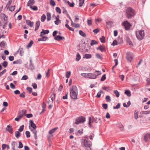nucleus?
<instances>
[{"label":"nucleus","mask_w":150,"mask_h":150,"mask_svg":"<svg viewBox=\"0 0 150 150\" xmlns=\"http://www.w3.org/2000/svg\"><path fill=\"white\" fill-rule=\"evenodd\" d=\"M81 56L79 53H77L76 55V60L77 61H79L81 59Z\"/></svg>","instance_id":"obj_28"},{"label":"nucleus","mask_w":150,"mask_h":150,"mask_svg":"<svg viewBox=\"0 0 150 150\" xmlns=\"http://www.w3.org/2000/svg\"><path fill=\"white\" fill-rule=\"evenodd\" d=\"M65 27L67 28H68L69 29V30H71V31H74V29L72 28H71V27H70L69 25L67 23L65 24Z\"/></svg>","instance_id":"obj_37"},{"label":"nucleus","mask_w":150,"mask_h":150,"mask_svg":"<svg viewBox=\"0 0 150 150\" xmlns=\"http://www.w3.org/2000/svg\"><path fill=\"white\" fill-rule=\"evenodd\" d=\"M71 74V72L70 71H67L66 72V74H65V76L67 78H69Z\"/></svg>","instance_id":"obj_29"},{"label":"nucleus","mask_w":150,"mask_h":150,"mask_svg":"<svg viewBox=\"0 0 150 150\" xmlns=\"http://www.w3.org/2000/svg\"><path fill=\"white\" fill-rule=\"evenodd\" d=\"M50 5L53 6H54L55 5V3L53 0H50Z\"/></svg>","instance_id":"obj_47"},{"label":"nucleus","mask_w":150,"mask_h":150,"mask_svg":"<svg viewBox=\"0 0 150 150\" xmlns=\"http://www.w3.org/2000/svg\"><path fill=\"white\" fill-rule=\"evenodd\" d=\"M87 24L88 26H91L92 25V21L91 19H88L87 20Z\"/></svg>","instance_id":"obj_39"},{"label":"nucleus","mask_w":150,"mask_h":150,"mask_svg":"<svg viewBox=\"0 0 150 150\" xmlns=\"http://www.w3.org/2000/svg\"><path fill=\"white\" fill-rule=\"evenodd\" d=\"M22 63V61L21 60H19L15 61L13 62V64H21Z\"/></svg>","instance_id":"obj_32"},{"label":"nucleus","mask_w":150,"mask_h":150,"mask_svg":"<svg viewBox=\"0 0 150 150\" xmlns=\"http://www.w3.org/2000/svg\"><path fill=\"white\" fill-rule=\"evenodd\" d=\"M47 21H49L51 19V14L50 13L48 12L47 14Z\"/></svg>","instance_id":"obj_26"},{"label":"nucleus","mask_w":150,"mask_h":150,"mask_svg":"<svg viewBox=\"0 0 150 150\" xmlns=\"http://www.w3.org/2000/svg\"><path fill=\"white\" fill-rule=\"evenodd\" d=\"M119 127L121 131H123L124 130V126L121 124L119 125Z\"/></svg>","instance_id":"obj_59"},{"label":"nucleus","mask_w":150,"mask_h":150,"mask_svg":"<svg viewBox=\"0 0 150 150\" xmlns=\"http://www.w3.org/2000/svg\"><path fill=\"white\" fill-rule=\"evenodd\" d=\"M15 6L14 5L13 6H11V7L9 6V8H7V9H8V10L11 11H13L15 8Z\"/></svg>","instance_id":"obj_20"},{"label":"nucleus","mask_w":150,"mask_h":150,"mask_svg":"<svg viewBox=\"0 0 150 150\" xmlns=\"http://www.w3.org/2000/svg\"><path fill=\"white\" fill-rule=\"evenodd\" d=\"M35 3V1L34 0H29L28 2L27 6L30 7V6L33 5Z\"/></svg>","instance_id":"obj_16"},{"label":"nucleus","mask_w":150,"mask_h":150,"mask_svg":"<svg viewBox=\"0 0 150 150\" xmlns=\"http://www.w3.org/2000/svg\"><path fill=\"white\" fill-rule=\"evenodd\" d=\"M25 134L27 138H29L30 137V132L28 131H26L25 132Z\"/></svg>","instance_id":"obj_52"},{"label":"nucleus","mask_w":150,"mask_h":150,"mask_svg":"<svg viewBox=\"0 0 150 150\" xmlns=\"http://www.w3.org/2000/svg\"><path fill=\"white\" fill-rule=\"evenodd\" d=\"M135 33L137 38L139 40H142L145 36L144 30L136 31Z\"/></svg>","instance_id":"obj_5"},{"label":"nucleus","mask_w":150,"mask_h":150,"mask_svg":"<svg viewBox=\"0 0 150 150\" xmlns=\"http://www.w3.org/2000/svg\"><path fill=\"white\" fill-rule=\"evenodd\" d=\"M0 16L1 19L2 20L3 19L4 21V22H3L4 25H3L2 28L3 29H4L6 27L7 24L8 16L4 13H1Z\"/></svg>","instance_id":"obj_6"},{"label":"nucleus","mask_w":150,"mask_h":150,"mask_svg":"<svg viewBox=\"0 0 150 150\" xmlns=\"http://www.w3.org/2000/svg\"><path fill=\"white\" fill-rule=\"evenodd\" d=\"M100 40L102 43H104L105 42V38L104 36H103L101 38H100Z\"/></svg>","instance_id":"obj_45"},{"label":"nucleus","mask_w":150,"mask_h":150,"mask_svg":"<svg viewBox=\"0 0 150 150\" xmlns=\"http://www.w3.org/2000/svg\"><path fill=\"white\" fill-rule=\"evenodd\" d=\"M50 97L51 98L52 101V103L53 101L55 99V94L54 93H53L51 96Z\"/></svg>","instance_id":"obj_31"},{"label":"nucleus","mask_w":150,"mask_h":150,"mask_svg":"<svg viewBox=\"0 0 150 150\" xmlns=\"http://www.w3.org/2000/svg\"><path fill=\"white\" fill-rule=\"evenodd\" d=\"M81 143L83 147H85V148L90 147L92 146V142L89 141L88 138L86 139H82L81 140Z\"/></svg>","instance_id":"obj_3"},{"label":"nucleus","mask_w":150,"mask_h":150,"mask_svg":"<svg viewBox=\"0 0 150 150\" xmlns=\"http://www.w3.org/2000/svg\"><path fill=\"white\" fill-rule=\"evenodd\" d=\"M33 41L32 40H31L30 42L27 45V47L29 48L31 47L32 46L33 44Z\"/></svg>","instance_id":"obj_27"},{"label":"nucleus","mask_w":150,"mask_h":150,"mask_svg":"<svg viewBox=\"0 0 150 150\" xmlns=\"http://www.w3.org/2000/svg\"><path fill=\"white\" fill-rule=\"evenodd\" d=\"M2 65L4 68H6L7 66L8 62L6 61H4L2 63Z\"/></svg>","instance_id":"obj_51"},{"label":"nucleus","mask_w":150,"mask_h":150,"mask_svg":"<svg viewBox=\"0 0 150 150\" xmlns=\"http://www.w3.org/2000/svg\"><path fill=\"white\" fill-rule=\"evenodd\" d=\"M46 18V17L45 15L44 14H43L41 17V21L42 22H43L45 21Z\"/></svg>","instance_id":"obj_30"},{"label":"nucleus","mask_w":150,"mask_h":150,"mask_svg":"<svg viewBox=\"0 0 150 150\" xmlns=\"http://www.w3.org/2000/svg\"><path fill=\"white\" fill-rule=\"evenodd\" d=\"M23 147V145L21 142L19 141V146H18V148L19 149H21Z\"/></svg>","instance_id":"obj_58"},{"label":"nucleus","mask_w":150,"mask_h":150,"mask_svg":"<svg viewBox=\"0 0 150 150\" xmlns=\"http://www.w3.org/2000/svg\"><path fill=\"white\" fill-rule=\"evenodd\" d=\"M56 11L59 13L60 14L61 13V10L60 8L58 7H56L55 8Z\"/></svg>","instance_id":"obj_55"},{"label":"nucleus","mask_w":150,"mask_h":150,"mask_svg":"<svg viewBox=\"0 0 150 150\" xmlns=\"http://www.w3.org/2000/svg\"><path fill=\"white\" fill-rule=\"evenodd\" d=\"M5 43L4 41H2L1 42H0V46L1 47H4L5 46Z\"/></svg>","instance_id":"obj_49"},{"label":"nucleus","mask_w":150,"mask_h":150,"mask_svg":"<svg viewBox=\"0 0 150 150\" xmlns=\"http://www.w3.org/2000/svg\"><path fill=\"white\" fill-rule=\"evenodd\" d=\"M6 130L8 131L10 134L13 133V129L11 126L10 125H7V127L6 128Z\"/></svg>","instance_id":"obj_12"},{"label":"nucleus","mask_w":150,"mask_h":150,"mask_svg":"<svg viewBox=\"0 0 150 150\" xmlns=\"http://www.w3.org/2000/svg\"><path fill=\"white\" fill-rule=\"evenodd\" d=\"M122 25L124 27L126 30H129L131 26V25L127 21L123 22L122 23Z\"/></svg>","instance_id":"obj_8"},{"label":"nucleus","mask_w":150,"mask_h":150,"mask_svg":"<svg viewBox=\"0 0 150 150\" xmlns=\"http://www.w3.org/2000/svg\"><path fill=\"white\" fill-rule=\"evenodd\" d=\"M65 39L64 37L60 36H57L54 37V39L57 41H60L62 40H64Z\"/></svg>","instance_id":"obj_17"},{"label":"nucleus","mask_w":150,"mask_h":150,"mask_svg":"<svg viewBox=\"0 0 150 150\" xmlns=\"http://www.w3.org/2000/svg\"><path fill=\"white\" fill-rule=\"evenodd\" d=\"M94 122L96 123H101V121L100 118L96 117L94 120Z\"/></svg>","instance_id":"obj_21"},{"label":"nucleus","mask_w":150,"mask_h":150,"mask_svg":"<svg viewBox=\"0 0 150 150\" xmlns=\"http://www.w3.org/2000/svg\"><path fill=\"white\" fill-rule=\"evenodd\" d=\"M12 2V0H9L8 1L7 3L6 7V8H9V7L10 6V5L11 4Z\"/></svg>","instance_id":"obj_35"},{"label":"nucleus","mask_w":150,"mask_h":150,"mask_svg":"<svg viewBox=\"0 0 150 150\" xmlns=\"http://www.w3.org/2000/svg\"><path fill=\"white\" fill-rule=\"evenodd\" d=\"M97 50H100L101 52L105 51V47L103 45H100L97 48Z\"/></svg>","instance_id":"obj_15"},{"label":"nucleus","mask_w":150,"mask_h":150,"mask_svg":"<svg viewBox=\"0 0 150 150\" xmlns=\"http://www.w3.org/2000/svg\"><path fill=\"white\" fill-rule=\"evenodd\" d=\"M88 78L90 79H95L96 78V75L94 73H88Z\"/></svg>","instance_id":"obj_13"},{"label":"nucleus","mask_w":150,"mask_h":150,"mask_svg":"<svg viewBox=\"0 0 150 150\" xmlns=\"http://www.w3.org/2000/svg\"><path fill=\"white\" fill-rule=\"evenodd\" d=\"M77 95V89L76 87L75 86L72 89H71L70 96L72 98L74 99H78Z\"/></svg>","instance_id":"obj_2"},{"label":"nucleus","mask_w":150,"mask_h":150,"mask_svg":"<svg viewBox=\"0 0 150 150\" xmlns=\"http://www.w3.org/2000/svg\"><path fill=\"white\" fill-rule=\"evenodd\" d=\"M30 8L34 11H37L38 10V8L37 6H30Z\"/></svg>","instance_id":"obj_41"},{"label":"nucleus","mask_w":150,"mask_h":150,"mask_svg":"<svg viewBox=\"0 0 150 150\" xmlns=\"http://www.w3.org/2000/svg\"><path fill=\"white\" fill-rule=\"evenodd\" d=\"M6 71V69H4L1 72H0V77L1 76L4 74Z\"/></svg>","instance_id":"obj_64"},{"label":"nucleus","mask_w":150,"mask_h":150,"mask_svg":"<svg viewBox=\"0 0 150 150\" xmlns=\"http://www.w3.org/2000/svg\"><path fill=\"white\" fill-rule=\"evenodd\" d=\"M94 74H95L96 77L97 76L100 75L101 74V73L100 71H97L94 72Z\"/></svg>","instance_id":"obj_42"},{"label":"nucleus","mask_w":150,"mask_h":150,"mask_svg":"<svg viewBox=\"0 0 150 150\" xmlns=\"http://www.w3.org/2000/svg\"><path fill=\"white\" fill-rule=\"evenodd\" d=\"M84 0H79V6H82L84 2Z\"/></svg>","instance_id":"obj_43"},{"label":"nucleus","mask_w":150,"mask_h":150,"mask_svg":"<svg viewBox=\"0 0 150 150\" xmlns=\"http://www.w3.org/2000/svg\"><path fill=\"white\" fill-rule=\"evenodd\" d=\"M30 64H29V68L33 70L34 69V67L33 66V64L32 63V61L31 60H30Z\"/></svg>","instance_id":"obj_23"},{"label":"nucleus","mask_w":150,"mask_h":150,"mask_svg":"<svg viewBox=\"0 0 150 150\" xmlns=\"http://www.w3.org/2000/svg\"><path fill=\"white\" fill-rule=\"evenodd\" d=\"M85 120L86 118L85 117L80 116L76 119L75 124L78 125L80 123H83L85 122Z\"/></svg>","instance_id":"obj_7"},{"label":"nucleus","mask_w":150,"mask_h":150,"mask_svg":"<svg viewBox=\"0 0 150 150\" xmlns=\"http://www.w3.org/2000/svg\"><path fill=\"white\" fill-rule=\"evenodd\" d=\"M103 93V91L102 90H100L99 92H98L97 93V95L96 96V97L99 98L100 97L101 94L102 93Z\"/></svg>","instance_id":"obj_34"},{"label":"nucleus","mask_w":150,"mask_h":150,"mask_svg":"<svg viewBox=\"0 0 150 150\" xmlns=\"http://www.w3.org/2000/svg\"><path fill=\"white\" fill-rule=\"evenodd\" d=\"M117 42L116 40H114L112 42V45L113 46H115L117 45Z\"/></svg>","instance_id":"obj_63"},{"label":"nucleus","mask_w":150,"mask_h":150,"mask_svg":"<svg viewBox=\"0 0 150 150\" xmlns=\"http://www.w3.org/2000/svg\"><path fill=\"white\" fill-rule=\"evenodd\" d=\"M93 32L94 33V34L96 35L99 32V30L98 28L94 29L93 30Z\"/></svg>","instance_id":"obj_57"},{"label":"nucleus","mask_w":150,"mask_h":150,"mask_svg":"<svg viewBox=\"0 0 150 150\" xmlns=\"http://www.w3.org/2000/svg\"><path fill=\"white\" fill-rule=\"evenodd\" d=\"M120 103H118L115 106H114L113 107V109H118L120 108Z\"/></svg>","instance_id":"obj_44"},{"label":"nucleus","mask_w":150,"mask_h":150,"mask_svg":"<svg viewBox=\"0 0 150 150\" xmlns=\"http://www.w3.org/2000/svg\"><path fill=\"white\" fill-rule=\"evenodd\" d=\"M48 39L47 37L44 36L41 38H39L38 39V41H45Z\"/></svg>","instance_id":"obj_22"},{"label":"nucleus","mask_w":150,"mask_h":150,"mask_svg":"<svg viewBox=\"0 0 150 150\" xmlns=\"http://www.w3.org/2000/svg\"><path fill=\"white\" fill-rule=\"evenodd\" d=\"M98 44V42L97 41L94 40H92L91 41V42L90 45L91 46H93L94 45Z\"/></svg>","instance_id":"obj_36"},{"label":"nucleus","mask_w":150,"mask_h":150,"mask_svg":"<svg viewBox=\"0 0 150 150\" xmlns=\"http://www.w3.org/2000/svg\"><path fill=\"white\" fill-rule=\"evenodd\" d=\"M26 22L27 24L30 27H32L33 25L34 22H31L30 20H27Z\"/></svg>","instance_id":"obj_14"},{"label":"nucleus","mask_w":150,"mask_h":150,"mask_svg":"<svg viewBox=\"0 0 150 150\" xmlns=\"http://www.w3.org/2000/svg\"><path fill=\"white\" fill-rule=\"evenodd\" d=\"M67 3L71 7H73L74 6V3L73 2L71 3L69 1H68L67 2Z\"/></svg>","instance_id":"obj_46"},{"label":"nucleus","mask_w":150,"mask_h":150,"mask_svg":"<svg viewBox=\"0 0 150 150\" xmlns=\"http://www.w3.org/2000/svg\"><path fill=\"white\" fill-rule=\"evenodd\" d=\"M141 113L142 114H148L150 113V110L149 111H142Z\"/></svg>","instance_id":"obj_48"},{"label":"nucleus","mask_w":150,"mask_h":150,"mask_svg":"<svg viewBox=\"0 0 150 150\" xmlns=\"http://www.w3.org/2000/svg\"><path fill=\"white\" fill-rule=\"evenodd\" d=\"M21 136L20 133L18 131H17L15 132V136L17 138H18Z\"/></svg>","instance_id":"obj_33"},{"label":"nucleus","mask_w":150,"mask_h":150,"mask_svg":"<svg viewBox=\"0 0 150 150\" xmlns=\"http://www.w3.org/2000/svg\"><path fill=\"white\" fill-rule=\"evenodd\" d=\"M125 93L128 97H130L131 96V92L129 90H126L125 91Z\"/></svg>","instance_id":"obj_25"},{"label":"nucleus","mask_w":150,"mask_h":150,"mask_svg":"<svg viewBox=\"0 0 150 150\" xmlns=\"http://www.w3.org/2000/svg\"><path fill=\"white\" fill-rule=\"evenodd\" d=\"M92 57V55L91 54H85L83 57V58H86L87 59H90Z\"/></svg>","instance_id":"obj_24"},{"label":"nucleus","mask_w":150,"mask_h":150,"mask_svg":"<svg viewBox=\"0 0 150 150\" xmlns=\"http://www.w3.org/2000/svg\"><path fill=\"white\" fill-rule=\"evenodd\" d=\"M113 93L117 97H118L119 96L120 94L117 90H115L114 91Z\"/></svg>","instance_id":"obj_38"},{"label":"nucleus","mask_w":150,"mask_h":150,"mask_svg":"<svg viewBox=\"0 0 150 150\" xmlns=\"http://www.w3.org/2000/svg\"><path fill=\"white\" fill-rule=\"evenodd\" d=\"M126 58L128 62H131L133 59V54L130 52H128L126 53Z\"/></svg>","instance_id":"obj_9"},{"label":"nucleus","mask_w":150,"mask_h":150,"mask_svg":"<svg viewBox=\"0 0 150 150\" xmlns=\"http://www.w3.org/2000/svg\"><path fill=\"white\" fill-rule=\"evenodd\" d=\"M127 17L128 18H130L134 16L135 13L134 10L131 7H129L126 10Z\"/></svg>","instance_id":"obj_4"},{"label":"nucleus","mask_w":150,"mask_h":150,"mask_svg":"<svg viewBox=\"0 0 150 150\" xmlns=\"http://www.w3.org/2000/svg\"><path fill=\"white\" fill-rule=\"evenodd\" d=\"M28 77L27 75H25L23 76L21 78L22 80H26L28 79Z\"/></svg>","instance_id":"obj_62"},{"label":"nucleus","mask_w":150,"mask_h":150,"mask_svg":"<svg viewBox=\"0 0 150 150\" xmlns=\"http://www.w3.org/2000/svg\"><path fill=\"white\" fill-rule=\"evenodd\" d=\"M88 73H82L81 74V75L84 77L88 78Z\"/></svg>","instance_id":"obj_54"},{"label":"nucleus","mask_w":150,"mask_h":150,"mask_svg":"<svg viewBox=\"0 0 150 150\" xmlns=\"http://www.w3.org/2000/svg\"><path fill=\"white\" fill-rule=\"evenodd\" d=\"M26 90L29 92V93H31L32 91V88L31 87H28Z\"/></svg>","instance_id":"obj_60"},{"label":"nucleus","mask_w":150,"mask_h":150,"mask_svg":"<svg viewBox=\"0 0 150 150\" xmlns=\"http://www.w3.org/2000/svg\"><path fill=\"white\" fill-rule=\"evenodd\" d=\"M24 127V125H23L21 126L18 129V131H20V132H22L23 130Z\"/></svg>","instance_id":"obj_53"},{"label":"nucleus","mask_w":150,"mask_h":150,"mask_svg":"<svg viewBox=\"0 0 150 150\" xmlns=\"http://www.w3.org/2000/svg\"><path fill=\"white\" fill-rule=\"evenodd\" d=\"M29 125H30L31 127L33 128L32 129L29 127V129L34 134L35 138V139H36L37 137V132L36 129L37 126L33 122V121L32 120H30L29 121Z\"/></svg>","instance_id":"obj_1"},{"label":"nucleus","mask_w":150,"mask_h":150,"mask_svg":"<svg viewBox=\"0 0 150 150\" xmlns=\"http://www.w3.org/2000/svg\"><path fill=\"white\" fill-rule=\"evenodd\" d=\"M58 129L57 127H55L50 130L49 132V134H53Z\"/></svg>","instance_id":"obj_19"},{"label":"nucleus","mask_w":150,"mask_h":150,"mask_svg":"<svg viewBox=\"0 0 150 150\" xmlns=\"http://www.w3.org/2000/svg\"><path fill=\"white\" fill-rule=\"evenodd\" d=\"M150 138V134L149 133H146L144 134V140L146 142H147Z\"/></svg>","instance_id":"obj_10"},{"label":"nucleus","mask_w":150,"mask_h":150,"mask_svg":"<svg viewBox=\"0 0 150 150\" xmlns=\"http://www.w3.org/2000/svg\"><path fill=\"white\" fill-rule=\"evenodd\" d=\"M49 33V31L48 30H44L42 29V31H41L40 33V36L42 37V36L48 34Z\"/></svg>","instance_id":"obj_11"},{"label":"nucleus","mask_w":150,"mask_h":150,"mask_svg":"<svg viewBox=\"0 0 150 150\" xmlns=\"http://www.w3.org/2000/svg\"><path fill=\"white\" fill-rule=\"evenodd\" d=\"M105 99L106 101L108 102H110L111 101L110 98L109 96H106L105 98Z\"/></svg>","instance_id":"obj_50"},{"label":"nucleus","mask_w":150,"mask_h":150,"mask_svg":"<svg viewBox=\"0 0 150 150\" xmlns=\"http://www.w3.org/2000/svg\"><path fill=\"white\" fill-rule=\"evenodd\" d=\"M40 25V22L39 21H38L36 22L35 24V30L36 31L39 28Z\"/></svg>","instance_id":"obj_18"},{"label":"nucleus","mask_w":150,"mask_h":150,"mask_svg":"<svg viewBox=\"0 0 150 150\" xmlns=\"http://www.w3.org/2000/svg\"><path fill=\"white\" fill-rule=\"evenodd\" d=\"M79 33L83 37H85L86 36V34L84 33L83 32L82 30H79Z\"/></svg>","instance_id":"obj_40"},{"label":"nucleus","mask_w":150,"mask_h":150,"mask_svg":"<svg viewBox=\"0 0 150 150\" xmlns=\"http://www.w3.org/2000/svg\"><path fill=\"white\" fill-rule=\"evenodd\" d=\"M106 75L105 74L103 75L100 79V81H104L106 79Z\"/></svg>","instance_id":"obj_56"},{"label":"nucleus","mask_w":150,"mask_h":150,"mask_svg":"<svg viewBox=\"0 0 150 150\" xmlns=\"http://www.w3.org/2000/svg\"><path fill=\"white\" fill-rule=\"evenodd\" d=\"M102 88L103 89L107 91H109L110 90V89L108 87L103 86V87Z\"/></svg>","instance_id":"obj_61"}]
</instances>
